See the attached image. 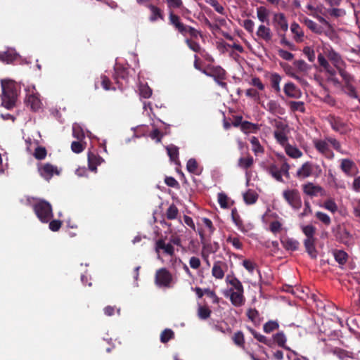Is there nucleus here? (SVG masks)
<instances>
[{
	"mask_svg": "<svg viewBox=\"0 0 360 360\" xmlns=\"http://www.w3.org/2000/svg\"><path fill=\"white\" fill-rule=\"evenodd\" d=\"M335 260L340 264H344L346 263L347 259V254L343 250H338L334 253Z\"/></svg>",
	"mask_w": 360,
	"mask_h": 360,
	"instance_id": "obj_39",
	"label": "nucleus"
},
{
	"mask_svg": "<svg viewBox=\"0 0 360 360\" xmlns=\"http://www.w3.org/2000/svg\"><path fill=\"white\" fill-rule=\"evenodd\" d=\"M226 265L221 261L216 262L212 267V276L218 279H221L224 276V272L221 268V265Z\"/></svg>",
	"mask_w": 360,
	"mask_h": 360,
	"instance_id": "obj_24",
	"label": "nucleus"
},
{
	"mask_svg": "<svg viewBox=\"0 0 360 360\" xmlns=\"http://www.w3.org/2000/svg\"><path fill=\"white\" fill-rule=\"evenodd\" d=\"M71 149L74 153H79L84 150V146L79 141H73L71 144Z\"/></svg>",
	"mask_w": 360,
	"mask_h": 360,
	"instance_id": "obj_59",
	"label": "nucleus"
},
{
	"mask_svg": "<svg viewBox=\"0 0 360 360\" xmlns=\"http://www.w3.org/2000/svg\"><path fill=\"white\" fill-rule=\"evenodd\" d=\"M290 30H291V32L295 34L294 39L297 42L302 41V37H304V32L302 30L300 25L297 22H294L291 24Z\"/></svg>",
	"mask_w": 360,
	"mask_h": 360,
	"instance_id": "obj_23",
	"label": "nucleus"
},
{
	"mask_svg": "<svg viewBox=\"0 0 360 360\" xmlns=\"http://www.w3.org/2000/svg\"><path fill=\"white\" fill-rule=\"evenodd\" d=\"M101 86L102 87L105 89V90H110L111 88H110V85H111V82L110 80L109 79V78L105 76V75H101Z\"/></svg>",
	"mask_w": 360,
	"mask_h": 360,
	"instance_id": "obj_63",
	"label": "nucleus"
},
{
	"mask_svg": "<svg viewBox=\"0 0 360 360\" xmlns=\"http://www.w3.org/2000/svg\"><path fill=\"white\" fill-rule=\"evenodd\" d=\"M186 168L190 173L196 174L198 168V162L194 158L189 159L187 162Z\"/></svg>",
	"mask_w": 360,
	"mask_h": 360,
	"instance_id": "obj_52",
	"label": "nucleus"
},
{
	"mask_svg": "<svg viewBox=\"0 0 360 360\" xmlns=\"http://www.w3.org/2000/svg\"><path fill=\"white\" fill-rule=\"evenodd\" d=\"M328 57L330 60L335 63V65H337L341 61V56L333 49L329 51Z\"/></svg>",
	"mask_w": 360,
	"mask_h": 360,
	"instance_id": "obj_54",
	"label": "nucleus"
},
{
	"mask_svg": "<svg viewBox=\"0 0 360 360\" xmlns=\"http://www.w3.org/2000/svg\"><path fill=\"white\" fill-rule=\"evenodd\" d=\"M172 280V274L166 268H162L156 272L155 283L158 285L169 287Z\"/></svg>",
	"mask_w": 360,
	"mask_h": 360,
	"instance_id": "obj_6",
	"label": "nucleus"
},
{
	"mask_svg": "<svg viewBox=\"0 0 360 360\" xmlns=\"http://www.w3.org/2000/svg\"><path fill=\"white\" fill-rule=\"evenodd\" d=\"M32 208L37 218L42 223H48L53 217L52 206L45 200H38L33 204Z\"/></svg>",
	"mask_w": 360,
	"mask_h": 360,
	"instance_id": "obj_2",
	"label": "nucleus"
},
{
	"mask_svg": "<svg viewBox=\"0 0 360 360\" xmlns=\"http://www.w3.org/2000/svg\"><path fill=\"white\" fill-rule=\"evenodd\" d=\"M46 154L47 152L44 147L38 146L34 150V156L37 160H41L46 158Z\"/></svg>",
	"mask_w": 360,
	"mask_h": 360,
	"instance_id": "obj_45",
	"label": "nucleus"
},
{
	"mask_svg": "<svg viewBox=\"0 0 360 360\" xmlns=\"http://www.w3.org/2000/svg\"><path fill=\"white\" fill-rule=\"evenodd\" d=\"M355 167L353 161L349 159H343L341 162L342 170L347 175H352V168Z\"/></svg>",
	"mask_w": 360,
	"mask_h": 360,
	"instance_id": "obj_29",
	"label": "nucleus"
},
{
	"mask_svg": "<svg viewBox=\"0 0 360 360\" xmlns=\"http://www.w3.org/2000/svg\"><path fill=\"white\" fill-rule=\"evenodd\" d=\"M332 232L334 234L337 241L347 245L350 244L352 235L343 225L338 224L335 227H333L332 229Z\"/></svg>",
	"mask_w": 360,
	"mask_h": 360,
	"instance_id": "obj_3",
	"label": "nucleus"
},
{
	"mask_svg": "<svg viewBox=\"0 0 360 360\" xmlns=\"http://www.w3.org/2000/svg\"><path fill=\"white\" fill-rule=\"evenodd\" d=\"M2 88L1 104L7 109L13 108L18 96V86L11 79H1Z\"/></svg>",
	"mask_w": 360,
	"mask_h": 360,
	"instance_id": "obj_1",
	"label": "nucleus"
},
{
	"mask_svg": "<svg viewBox=\"0 0 360 360\" xmlns=\"http://www.w3.org/2000/svg\"><path fill=\"white\" fill-rule=\"evenodd\" d=\"M174 337V333L171 329H165L160 335V340L162 343H167Z\"/></svg>",
	"mask_w": 360,
	"mask_h": 360,
	"instance_id": "obj_40",
	"label": "nucleus"
},
{
	"mask_svg": "<svg viewBox=\"0 0 360 360\" xmlns=\"http://www.w3.org/2000/svg\"><path fill=\"white\" fill-rule=\"evenodd\" d=\"M331 126L334 130L340 131L341 134H344L347 131V124L338 117L333 119Z\"/></svg>",
	"mask_w": 360,
	"mask_h": 360,
	"instance_id": "obj_19",
	"label": "nucleus"
},
{
	"mask_svg": "<svg viewBox=\"0 0 360 360\" xmlns=\"http://www.w3.org/2000/svg\"><path fill=\"white\" fill-rule=\"evenodd\" d=\"M274 342L281 347H283L287 350H290V348L285 345L286 338L283 332H278L273 335Z\"/></svg>",
	"mask_w": 360,
	"mask_h": 360,
	"instance_id": "obj_26",
	"label": "nucleus"
},
{
	"mask_svg": "<svg viewBox=\"0 0 360 360\" xmlns=\"http://www.w3.org/2000/svg\"><path fill=\"white\" fill-rule=\"evenodd\" d=\"M38 171L41 177L45 180L49 181L54 174L59 175L60 171L56 166L51 163H46L38 168Z\"/></svg>",
	"mask_w": 360,
	"mask_h": 360,
	"instance_id": "obj_7",
	"label": "nucleus"
},
{
	"mask_svg": "<svg viewBox=\"0 0 360 360\" xmlns=\"http://www.w3.org/2000/svg\"><path fill=\"white\" fill-rule=\"evenodd\" d=\"M49 222V227L50 230H51L53 232L59 231V229H60V227L62 226V221L58 220V219H53L51 221L50 220Z\"/></svg>",
	"mask_w": 360,
	"mask_h": 360,
	"instance_id": "obj_56",
	"label": "nucleus"
},
{
	"mask_svg": "<svg viewBox=\"0 0 360 360\" xmlns=\"http://www.w3.org/2000/svg\"><path fill=\"white\" fill-rule=\"evenodd\" d=\"M212 311L207 307L200 306L198 309V315L200 319L205 320L210 316Z\"/></svg>",
	"mask_w": 360,
	"mask_h": 360,
	"instance_id": "obj_41",
	"label": "nucleus"
},
{
	"mask_svg": "<svg viewBox=\"0 0 360 360\" xmlns=\"http://www.w3.org/2000/svg\"><path fill=\"white\" fill-rule=\"evenodd\" d=\"M87 156L89 169L96 172L97 171V166L100 165L102 162H103V158L97 153L92 151H89Z\"/></svg>",
	"mask_w": 360,
	"mask_h": 360,
	"instance_id": "obj_11",
	"label": "nucleus"
},
{
	"mask_svg": "<svg viewBox=\"0 0 360 360\" xmlns=\"http://www.w3.org/2000/svg\"><path fill=\"white\" fill-rule=\"evenodd\" d=\"M304 23L309 30L316 34H321L323 32L322 27L319 26L316 22L310 19L304 18Z\"/></svg>",
	"mask_w": 360,
	"mask_h": 360,
	"instance_id": "obj_31",
	"label": "nucleus"
},
{
	"mask_svg": "<svg viewBox=\"0 0 360 360\" xmlns=\"http://www.w3.org/2000/svg\"><path fill=\"white\" fill-rule=\"evenodd\" d=\"M233 341L238 347L244 348L245 339L243 333L241 331H238L234 334Z\"/></svg>",
	"mask_w": 360,
	"mask_h": 360,
	"instance_id": "obj_38",
	"label": "nucleus"
},
{
	"mask_svg": "<svg viewBox=\"0 0 360 360\" xmlns=\"http://www.w3.org/2000/svg\"><path fill=\"white\" fill-rule=\"evenodd\" d=\"M344 91L346 94H347L350 97L357 98L358 95L355 90V88L350 84H346L344 86Z\"/></svg>",
	"mask_w": 360,
	"mask_h": 360,
	"instance_id": "obj_55",
	"label": "nucleus"
},
{
	"mask_svg": "<svg viewBox=\"0 0 360 360\" xmlns=\"http://www.w3.org/2000/svg\"><path fill=\"white\" fill-rule=\"evenodd\" d=\"M232 220L235 224L240 229L243 226V221L240 219V216L238 214L236 208H233L231 211Z\"/></svg>",
	"mask_w": 360,
	"mask_h": 360,
	"instance_id": "obj_49",
	"label": "nucleus"
},
{
	"mask_svg": "<svg viewBox=\"0 0 360 360\" xmlns=\"http://www.w3.org/2000/svg\"><path fill=\"white\" fill-rule=\"evenodd\" d=\"M226 280L237 291H243L242 283L237 278L233 277L231 279H229V276H228Z\"/></svg>",
	"mask_w": 360,
	"mask_h": 360,
	"instance_id": "obj_47",
	"label": "nucleus"
},
{
	"mask_svg": "<svg viewBox=\"0 0 360 360\" xmlns=\"http://www.w3.org/2000/svg\"><path fill=\"white\" fill-rule=\"evenodd\" d=\"M266 170L269 172V174H271V176L276 179L278 181L282 182L283 178L281 175V171L280 169L275 165L272 164Z\"/></svg>",
	"mask_w": 360,
	"mask_h": 360,
	"instance_id": "obj_30",
	"label": "nucleus"
},
{
	"mask_svg": "<svg viewBox=\"0 0 360 360\" xmlns=\"http://www.w3.org/2000/svg\"><path fill=\"white\" fill-rule=\"evenodd\" d=\"M25 103L27 107L30 108V109L34 112L37 111L41 107V102L38 94H34V92L27 94Z\"/></svg>",
	"mask_w": 360,
	"mask_h": 360,
	"instance_id": "obj_8",
	"label": "nucleus"
},
{
	"mask_svg": "<svg viewBox=\"0 0 360 360\" xmlns=\"http://www.w3.org/2000/svg\"><path fill=\"white\" fill-rule=\"evenodd\" d=\"M302 231L307 236L306 239L316 240L314 237L316 232V228L312 225H307L302 227Z\"/></svg>",
	"mask_w": 360,
	"mask_h": 360,
	"instance_id": "obj_34",
	"label": "nucleus"
},
{
	"mask_svg": "<svg viewBox=\"0 0 360 360\" xmlns=\"http://www.w3.org/2000/svg\"><path fill=\"white\" fill-rule=\"evenodd\" d=\"M211 70V76L215 82L218 79L224 80L226 79V71L220 66H210L207 67Z\"/></svg>",
	"mask_w": 360,
	"mask_h": 360,
	"instance_id": "obj_14",
	"label": "nucleus"
},
{
	"mask_svg": "<svg viewBox=\"0 0 360 360\" xmlns=\"http://www.w3.org/2000/svg\"><path fill=\"white\" fill-rule=\"evenodd\" d=\"M279 324L276 321H269L264 325V331L266 333H269L274 330L278 329Z\"/></svg>",
	"mask_w": 360,
	"mask_h": 360,
	"instance_id": "obj_43",
	"label": "nucleus"
},
{
	"mask_svg": "<svg viewBox=\"0 0 360 360\" xmlns=\"http://www.w3.org/2000/svg\"><path fill=\"white\" fill-rule=\"evenodd\" d=\"M148 8L151 11V15L150 16V21H155L158 18L162 20L163 19V15L162 13V11L158 7L153 5V4H148Z\"/></svg>",
	"mask_w": 360,
	"mask_h": 360,
	"instance_id": "obj_28",
	"label": "nucleus"
},
{
	"mask_svg": "<svg viewBox=\"0 0 360 360\" xmlns=\"http://www.w3.org/2000/svg\"><path fill=\"white\" fill-rule=\"evenodd\" d=\"M257 35L266 41H269L271 39V32L270 29L264 25L259 26Z\"/></svg>",
	"mask_w": 360,
	"mask_h": 360,
	"instance_id": "obj_21",
	"label": "nucleus"
},
{
	"mask_svg": "<svg viewBox=\"0 0 360 360\" xmlns=\"http://www.w3.org/2000/svg\"><path fill=\"white\" fill-rule=\"evenodd\" d=\"M18 55L14 51L8 50L2 53H0V60L6 63H11L17 59Z\"/></svg>",
	"mask_w": 360,
	"mask_h": 360,
	"instance_id": "obj_20",
	"label": "nucleus"
},
{
	"mask_svg": "<svg viewBox=\"0 0 360 360\" xmlns=\"http://www.w3.org/2000/svg\"><path fill=\"white\" fill-rule=\"evenodd\" d=\"M219 249V245L217 242H214L212 244L211 243H205L202 246V256L206 259L207 257L208 254L210 253H215Z\"/></svg>",
	"mask_w": 360,
	"mask_h": 360,
	"instance_id": "obj_17",
	"label": "nucleus"
},
{
	"mask_svg": "<svg viewBox=\"0 0 360 360\" xmlns=\"http://www.w3.org/2000/svg\"><path fill=\"white\" fill-rule=\"evenodd\" d=\"M253 164V158L249 157L248 158H240L238 160V165L244 169L250 168Z\"/></svg>",
	"mask_w": 360,
	"mask_h": 360,
	"instance_id": "obj_48",
	"label": "nucleus"
},
{
	"mask_svg": "<svg viewBox=\"0 0 360 360\" xmlns=\"http://www.w3.org/2000/svg\"><path fill=\"white\" fill-rule=\"evenodd\" d=\"M187 45L189 46L191 49H192L195 52H199L200 51V44L198 42L193 41L191 39H187L186 40Z\"/></svg>",
	"mask_w": 360,
	"mask_h": 360,
	"instance_id": "obj_64",
	"label": "nucleus"
},
{
	"mask_svg": "<svg viewBox=\"0 0 360 360\" xmlns=\"http://www.w3.org/2000/svg\"><path fill=\"white\" fill-rule=\"evenodd\" d=\"M315 147L321 153H326L329 150L328 143L322 140L316 141Z\"/></svg>",
	"mask_w": 360,
	"mask_h": 360,
	"instance_id": "obj_51",
	"label": "nucleus"
},
{
	"mask_svg": "<svg viewBox=\"0 0 360 360\" xmlns=\"http://www.w3.org/2000/svg\"><path fill=\"white\" fill-rule=\"evenodd\" d=\"M128 75L129 72L127 68L117 64L115 65L114 79L116 80V82L120 85V89L126 88L128 83Z\"/></svg>",
	"mask_w": 360,
	"mask_h": 360,
	"instance_id": "obj_5",
	"label": "nucleus"
},
{
	"mask_svg": "<svg viewBox=\"0 0 360 360\" xmlns=\"http://www.w3.org/2000/svg\"><path fill=\"white\" fill-rule=\"evenodd\" d=\"M227 200H228V197L225 193H219L218 194V202L222 208L228 207Z\"/></svg>",
	"mask_w": 360,
	"mask_h": 360,
	"instance_id": "obj_61",
	"label": "nucleus"
},
{
	"mask_svg": "<svg viewBox=\"0 0 360 360\" xmlns=\"http://www.w3.org/2000/svg\"><path fill=\"white\" fill-rule=\"evenodd\" d=\"M316 240L305 239L304 241V247L307 252L311 259H316L318 252L315 247Z\"/></svg>",
	"mask_w": 360,
	"mask_h": 360,
	"instance_id": "obj_15",
	"label": "nucleus"
},
{
	"mask_svg": "<svg viewBox=\"0 0 360 360\" xmlns=\"http://www.w3.org/2000/svg\"><path fill=\"white\" fill-rule=\"evenodd\" d=\"M258 198V194L251 190H248L243 194V199L246 204L251 205L254 204Z\"/></svg>",
	"mask_w": 360,
	"mask_h": 360,
	"instance_id": "obj_32",
	"label": "nucleus"
},
{
	"mask_svg": "<svg viewBox=\"0 0 360 360\" xmlns=\"http://www.w3.org/2000/svg\"><path fill=\"white\" fill-rule=\"evenodd\" d=\"M283 195L285 200L294 209L299 210L302 207L301 198L297 189L285 190Z\"/></svg>",
	"mask_w": 360,
	"mask_h": 360,
	"instance_id": "obj_4",
	"label": "nucleus"
},
{
	"mask_svg": "<svg viewBox=\"0 0 360 360\" xmlns=\"http://www.w3.org/2000/svg\"><path fill=\"white\" fill-rule=\"evenodd\" d=\"M169 20L180 33L183 34H186L187 33V26L180 22V18L177 15L171 12L169 14Z\"/></svg>",
	"mask_w": 360,
	"mask_h": 360,
	"instance_id": "obj_12",
	"label": "nucleus"
},
{
	"mask_svg": "<svg viewBox=\"0 0 360 360\" xmlns=\"http://www.w3.org/2000/svg\"><path fill=\"white\" fill-rule=\"evenodd\" d=\"M155 250L156 252H159L160 250H162L164 253L173 257L174 255V248L170 243H165L163 238H160L155 242Z\"/></svg>",
	"mask_w": 360,
	"mask_h": 360,
	"instance_id": "obj_10",
	"label": "nucleus"
},
{
	"mask_svg": "<svg viewBox=\"0 0 360 360\" xmlns=\"http://www.w3.org/2000/svg\"><path fill=\"white\" fill-rule=\"evenodd\" d=\"M178 213V208L174 203H172L167 210L166 217L169 220L174 219L176 218Z\"/></svg>",
	"mask_w": 360,
	"mask_h": 360,
	"instance_id": "obj_36",
	"label": "nucleus"
},
{
	"mask_svg": "<svg viewBox=\"0 0 360 360\" xmlns=\"http://www.w3.org/2000/svg\"><path fill=\"white\" fill-rule=\"evenodd\" d=\"M290 108L292 111L299 110L302 112L305 111V108L304 107V103L302 101H290L288 103Z\"/></svg>",
	"mask_w": 360,
	"mask_h": 360,
	"instance_id": "obj_42",
	"label": "nucleus"
},
{
	"mask_svg": "<svg viewBox=\"0 0 360 360\" xmlns=\"http://www.w3.org/2000/svg\"><path fill=\"white\" fill-rule=\"evenodd\" d=\"M230 291H231L230 295L231 303L236 307L241 306L244 302L243 291L233 292L232 289H230Z\"/></svg>",
	"mask_w": 360,
	"mask_h": 360,
	"instance_id": "obj_16",
	"label": "nucleus"
},
{
	"mask_svg": "<svg viewBox=\"0 0 360 360\" xmlns=\"http://www.w3.org/2000/svg\"><path fill=\"white\" fill-rule=\"evenodd\" d=\"M293 64L300 72H305L309 69V66L303 60H295Z\"/></svg>",
	"mask_w": 360,
	"mask_h": 360,
	"instance_id": "obj_53",
	"label": "nucleus"
},
{
	"mask_svg": "<svg viewBox=\"0 0 360 360\" xmlns=\"http://www.w3.org/2000/svg\"><path fill=\"white\" fill-rule=\"evenodd\" d=\"M278 55L283 59L286 60H291L294 57L292 53H291L290 52H288V51L283 50V49L278 50Z\"/></svg>",
	"mask_w": 360,
	"mask_h": 360,
	"instance_id": "obj_62",
	"label": "nucleus"
},
{
	"mask_svg": "<svg viewBox=\"0 0 360 360\" xmlns=\"http://www.w3.org/2000/svg\"><path fill=\"white\" fill-rule=\"evenodd\" d=\"M312 174V165L307 162L302 165V167L297 171V175L299 177L306 178Z\"/></svg>",
	"mask_w": 360,
	"mask_h": 360,
	"instance_id": "obj_22",
	"label": "nucleus"
},
{
	"mask_svg": "<svg viewBox=\"0 0 360 360\" xmlns=\"http://www.w3.org/2000/svg\"><path fill=\"white\" fill-rule=\"evenodd\" d=\"M241 129L243 131H244L245 132L250 131H255L259 129V127L256 124H253L248 121H244L242 123Z\"/></svg>",
	"mask_w": 360,
	"mask_h": 360,
	"instance_id": "obj_46",
	"label": "nucleus"
},
{
	"mask_svg": "<svg viewBox=\"0 0 360 360\" xmlns=\"http://www.w3.org/2000/svg\"><path fill=\"white\" fill-rule=\"evenodd\" d=\"M304 193L310 196H315L319 192H321L323 188L319 186H314L312 183H308L303 186Z\"/></svg>",
	"mask_w": 360,
	"mask_h": 360,
	"instance_id": "obj_18",
	"label": "nucleus"
},
{
	"mask_svg": "<svg viewBox=\"0 0 360 360\" xmlns=\"http://www.w3.org/2000/svg\"><path fill=\"white\" fill-rule=\"evenodd\" d=\"M285 153L288 155L293 158H298L302 156V152L296 147L290 144L285 146Z\"/></svg>",
	"mask_w": 360,
	"mask_h": 360,
	"instance_id": "obj_33",
	"label": "nucleus"
},
{
	"mask_svg": "<svg viewBox=\"0 0 360 360\" xmlns=\"http://www.w3.org/2000/svg\"><path fill=\"white\" fill-rule=\"evenodd\" d=\"M167 154L172 161H176L178 159L179 148L175 146H169L166 148Z\"/></svg>",
	"mask_w": 360,
	"mask_h": 360,
	"instance_id": "obj_37",
	"label": "nucleus"
},
{
	"mask_svg": "<svg viewBox=\"0 0 360 360\" xmlns=\"http://www.w3.org/2000/svg\"><path fill=\"white\" fill-rule=\"evenodd\" d=\"M257 18L262 22L269 23V11L264 6H260L257 11Z\"/></svg>",
	"mask_w": 360,
	"mask_h": 360,
	"instance_id": "obj_27",
	"label": "nucleus"
},
{
	"mask_svg": "<svg viewBox=\"0 0 360 360\" xmlns=\"http://www.w3.org/2000/svg\"><path fill=\"white\" fill-rule=\"evenodd\" d=\"M273 22L274 23L275 28L278 32L280 31L286 32L288 29V24L285 16L283 13H276L274 15L273 18Z\"/></svg>",
	"mask_w": 360,
	"mask_h": 360,
	"instance_id": "obj_9",
	"label": "nucleus"
},
{
	"mask_svg": "<svg viewBox=\"0 0 360 360\" xmlns=\"http://www.w3.org/2000/svg\"><path fill=\"white\" fill-rule=\"evenodd\" d=\"M281 243L283 247L287 250H296L298 248L299 243L298 241L293 240L292 238H285L281 240Z\"/></svg>",
	"mask_w": 360,
	"mask_h": 360,
	"instance_id": "obj_25",
	"label": "nucleus"
},
{
	"mask_svg": "<svg viewBox=\"0 0 360 360\" xmlns=\"http://www.w3.org/2000/svg\"><path fill=\"white\" fill-rule=\"evenodd\" d=\"M139 94L141 96L148 98L152 95V89L148 85L141 84L139 86Z\"/></svg>",
	"mask_w": 360,
	"mask_h": 360,
	"instance_id": "obj_44",
	"label": "nucleus"
},
{
	"mask_svg": "<svg viewBox=\"0 0 360 360\" xmlns=\"http://www.w3.org/2000/svg\"><path fill=\"white\" fill-rule=\"evenodd\" d=\"M324 207L331 211L333 213L335 212L338 210V206L335 201L332 199L327 200L324 202Z\"/></svg>",
	"mask_w": 360,
	"mask_h": 360,
	"instance_id": "obj_58",
	"label": "nucleus"
},
{
	"mask_svg": "<svg viewBox=\"0 0 360 360\" xmlns=\"http://www.w3.org/2000/svg\"><path fill=\"white\" fill-rule=\"evenodd\" d=\"M316 217L318 219H319L321 222H323L325 225H329L330 224V218L326 214L317 212L316 213Z\"/></svg>",
	"mask_w": 360,
	"mask_h": 360,
	"instance_id": "obj_57",
	"label": "nucleus"
},
{
	"mask_svg": "<svg viewBox=\"0 0 360 360\" xmlns=\"http://www.w3.org/2000/svg\"><path fill=\"white\" fill-rule=\"evenodd\" d=\"M303 53L307 56L310 62H314L315 60L314 51L309 46H305L303 49Z\"/></svg>",
	"mask_w": 360,
	"mask_h": 360,
	"instance_id": "obj_60",
	"label": "nucleus"
},
{
	"mask_svg": "<svg viewBox=\"0 0 360 360\" xmlns=\"http://www.w3.org/2000/svg\"><path fill=\"white\" fill-rule=\"evenodd\" d=\"M281 80V77L278 74L274 73L271 75V86L276 92H279L281 91L279 86Z\"/></svg>",
	"mask_w": 360,
	"mask_h": 360,
	"instance_id": "obj_35",
	"label": "nucleus"
},
{
	"mask_svg": "<svg viewBox=\"0 0 360 360\" xmlns=\"http://www.w3.org/2000/svg\"><path fill=\"white\" fill-rule=\"evenodd\" d=\"M274 136L279 143L281 145H287L288 137L285 132L283 131H274Z\"/></svg>",
	"mask_w": 360,
	"mask_h": 360,
	"instance_id": "obj_50",
	"label": "nucleus"
},
{
	"mask_svg": "<svg viewBox=\"0 0 360 360\" xmlns=\"http://www.w3.org/2000/svg\"><path fill=\"white\" fill-rule=\"evenodd\" d=\"M284 92L287 96L294 98H298L302 95L300 90L292 82L285 84L284 86Z\"/></svg>",
	"mask_w": 360,
	"mask_h": 360,
	"instance_id": "obj_13",
	"label": "nucleus"
}]
</instances>
